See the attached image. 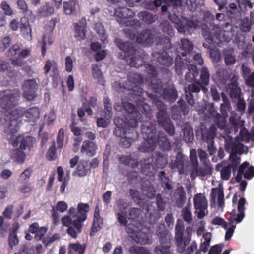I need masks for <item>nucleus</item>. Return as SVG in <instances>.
I'll use <instances>...</instances> for the list:
<instances>
[{
    "label": "nucleus",
    "mask_w": 254,
    "mask_h": 254,
    "mask_svg": "<svg viewBox=\"0 0 254 254\" xmlns=\"http://www.w3.org/2000/svg\"><path fill=\"white\" fill-rule=\"evenodd\" d=\"M181 49L183 51L181 52L182 57L185 56L187 53H189L192 49V46L190 41L184 39L181 40Z\"/></svg>",
    "instance_id": "09e8293b"
},
{
    "label": "nucleus",
    "mask_w": 254,
    "mask_h": 254,
    "mask_svg": "<svg viewBox=\"0 0 254 254\" xmlns=\"http://www.w3.org/2000/svg\"><path fill=\"white\" fill-rule=\"evenodd\" d=\"M124 108L126 111L129 113V118L132 122L129 123L130 127L135 128L137 126V123L140 120L141 115L137 111L134 105L128 102H124L123 103Z\"/></svg>",
    "instance_id": "dca6fc26"
},
{
    "label": "nucleus",
    "mask_w": 254,
    "mask_h": 254,
    "mask_svg": "<svg viewBox=\"0 0 254 254\" xmlns=\"http://www.w3.org/2000/svg\"><path fill=\"white\" fill-rule=\"evenodd\" d=\"M222 97L223 98V103L221 104V109L222 112V114L225 115L226 114L228 111H230V105L227 97L225 96L223 93H222Z\"/></svg>",
    "instance_id": "69168bd1"
},
{
    "label": "nucleus",
    "mask_w": 254,
    "mask_h": 254,
    "mask_svg": "<svg viewBox=\"0 0 254 254\" xmlns=\"http://www.w3.org/2000/svg\"><path fill=\"white\" fill-rule=\"evenodd\" d=\"M54 12V10L52 7L46 5L38 10V14L40 16H48L52 14Z\"/></svg>",
    "instance_id": "13d9d810"
},
{
    "label": "nucleus",
    "mask_w": 254,
    "mask_h": 254,
    "mask_svg": "<svg viewBox=\"0 0 254 254\" xmlns=\"http://www.w3.org/2000/svg\"><path fill=\"white\" fill-rule=\"evenodd\" d=\"M124 32L127 37L133 40H136L139 43L148 45L154 42V31L152 32L151 30H146L140 33L138 36L135 35L132 29H125Z\"/></svg>",
    "instance_id": "9d476101"
},
{
    "label": "nucleus",
    "mask_w": 254,
    "mask_h": 254,
    "mask_svg": "<svg viewBox=\"0 0 254 254\" xmlns=\"http://www.w3.org/2000/svg\"><path fill=\"white\" fill-rule=\"evenodd\" d=\"M246 202L244 198H241L238 202L237 209L238 213H236V210H234L231 212V217L229 221V224L230 226L227 229L225 239L226 241L229 240L232 237L236 228L235 225H233L234 221L237 223H240L245 216V207L244 205Z\"/></svg>",
    "instance_id": "423d86ee"
},
{
    "label": "nucleus",
    "mask_w": 254,
    "mask_h": 254,
    "mask_svg": "<svg viewBox=\"0 0 254 254\" xmlns=\"http://www.w3.org/2000/svg\"><path fill=\"white\" fill-rule=\"evenodd\" d=\"M117 206L119 209V211L117 212L118 221L121 225L125 226L127 222L126 219L127 210V204L123 200H120L117 202Z\"/></svg>",
    "instance_id": "b1692460"
},
{
    "label": "nucleus",
    "mask_w": 254,
    "mask_h": 254,
    "mask_svg": "<svg viewBox=\"0 0 254 254\" xmlns=\"http://www.w3.org/2000/svg\"><path fill=\"white\" fill-rule=\"evenodd\" d=\"M92 74L96 83L102 86L105 85V81L103 77V74L101 68L97 64H94L92 66Z\"/></svg>",
    "instance_id": "c85d7f7f"
},
{
    "label": "nucleus",
    "mask_w": 254,
    "mask_h": 254,
    "mask_svg": "<svg viewBox=\"0 0 254 254\" xmlns=\"http://www.w3.org/2000/svg\"><path fill=\"white\" fill-rule=\"evenodd\" d=\"M215 135V128L213 127H211L210 131L207 133H202V137L204 141H206L208 143V149L211 154H214L215 150L212 147L214 141L213 139Z\"/></svg>",
    "instance_id": "a878e982"
},
{
    "label": "nucleus",
    "mask_w": 254,
    "mask_h": 254,
    "mask_svg": "<svg viewBox=\"0 0 254 254\" xmlns=\"http://www.w3.org/2000/svg\"><path fill=\"white\" fill-rule=\"evenodd\" d=\"M82 224L74 220L73 226L68 228L67 233L73 238H76L78 234L81 232Z\"/></svg>",
    "instance_id": "c9c22d12"
},
{
    "label": "nucleus",
    "mask_w": 254,
    "mask_h": 254,
    "mask_svg": "<svg viewBox=\"0 0 254 254\" xmlns=\"http://www.w3.org/2000/svg\"><path fill=\"white\" fill-rule=\"evenodd\" d=\"M104 104L106 111L105 113L104 118L101 117L97 119V125L98 127L103 128L106 127L109 124L111 119V110L112 107L110 103L109 99L106 98L104 100Z\"/></svg>",
    "instance_id": "a211bd4d"
},
{
    "label": "nucleus",
    "mask_w": 254,
    "mask_h": 254,
    "mask_svg": "<svg viewBox=\"0 0 254 254\" xmlns=\"http://www.w3.org/2000/svg\"><path fill=\"white\" fill-rule=\"evenodd\" d=\"M115 15L119 22L127 26H133L137 21L129 20L128 18L134 15V12L131 9L125 7H118L115 10Z\"/></svg>",
    "instance_id": "f8f14e48"
},
{
    "label": "nucleus",
    "mask_w": 254,
    "mask_h": 254,
    "mask_svg": "<svg viewBox=\"0 0 254 254\" xmlns=\"http://www.w3.org/2000/svg\"><path fill=\"white\" fill-rule=\"evenodd\" d=\"M143 137L145 139V142L140 147L139 150L142 152H149L153 150L156 145L157 142H161L166 145L169 144L166 137L160 134L157 138L155 135V129L151 123L148 122H145L141 127Z\"/></svg>",
    "instance_id": "7ed1b4c3"
},
{
    "label": "nucleus",
    "mask_w": 254,
    "mask_h": 254,
    "mask_svg": "<svg viewBox=\"0 0 254 254\" xmlns=\"http://www.w3.org/2000/svg\"><path fill=\"white\" fill-rule=\"evenodd\" d=\"M103 219L100 216V210L98 206H96L94 214V219L92 227V232L96 233L101 229L103 226Z\"/></svg>",
    "instance_id": "c756f323"
},
{
    "label": "nucleus",
    "mask_w": 254,
    "mask_h": 254,
    "mask_svg": "<svg viewBox=\"0 0 254 254\" xmlns=\"http://www.w3.org/2000/svg\"><path fill=\"white\" fill-rule=\"evenodd\" d=\"M189 72L186 74V80L188 82H191L194 80L196 77L198 75V71L194 65H192L190 68L189 69Z\"/></svg>",
    "instance_id": "3c124183"
},
{
    "label": "nucleus",
    "mask_w": 254,
    "mask_h": 254,
    "mask_svg": "<svg viewBox=\"0 0 254 254\" xmlns=\"http://www.w3.org/2000/svg\"><path fill=\"white\" fill-rule=\"evenodd\" d=\"M216 169L220 171L221 177L223 180H228L230 178L231 171L230 165L223 166V163H218L216 165Z\"/></svg>",
    "instance_id": "f704fd0d"
},
{
    "label": "nucleus",
    "mask_w": 254,
    "mask_h": 254,
    "mask_svg": "<svg viewBox=\"0 0 254 254\" xmlns=\"http://www.w3.org/2000/svg\"><path fill=\"white\" fill-rule=\"evenodd\" d=\"M212 197L215 200L217 199L218 207L223 210L224 205L223 189L222 185L219 184L218 188H215L212 190Z\"/></svg>",
    "instance_id": "393cba45"
},
{
    "label": "nucleus",
    "mask_w": 254,
    "mask_h": 254,
    "mask_svg": "<svg viewBox=\"0 0 254 254\" xmlns=\"http://www.w3.org/2000/svg\"><path fill=\"white\" fill-rule=\"evenodd\" d=\"M235 140L238 142H240V141L248 142L250 140H254V127H252L251 134L245 127L242 128L240 131L239 136L236 137Z\"/></svg>",
    "instance_id": "7c9ffc66"
},
{
    "label": "nucleus",
    "mask_w": 254,
    "mask_h": 254,
    "mask_svg": "<svg viewBox=\"0 0 254 254\" xmlns=\"http://www.w3.org/2000/svg\"><path fill=\"white\" fill-rule=\"evenodd\" d=\"M86 21L82 18L75 25V37L78 40L84 39L86 37Z\"/></svg>",
    "instance_id": "5701e85b"
},
{
    "label": "nucleus",
    "mask_w": 254,
    "mask_h": 254,
    "mask_svg": "<svg viewBox=\"0 0 254 254\" xmlns=\"http://www.w3.org/2000/svg\"><path fill=\"white\" fill-rule=\"evenodd\" d=\"M96 146L93 141L85 140L81 147V152L89 156H93L95 153Z\"/></svg>",
    "instance_id": "2f4dec72"
},
{
    "label": "nucleus",
    "mask_w": 254,
    "mask_h": 254,
    "mask_svg": "<svg viewBox=\"0 0 254 254\" xmlns=\"http://www.w3.org/2000/svg\"><path fill=\"white\" fill-rule=\"evenodd\" d=\"M68 209L67 204L64 201H58L55 206L52 208L53 211H59L61 213H64Z\"/></svg>",
    "instance_id": "4d7b16f0"
},
{
    "label": "nucleus",
    "mask_w": 254,
    "mask_h": 254,
    "mask_svg": "<svg viewBox=\"0 0 254 254\" xmlns=\"http://www.w3.org/2000/svg\"><path fill=\"white\" fill-rule=\"evenodd\" d=\"M126 231L137 243L149 244L152 242L150 232L142 225L135 226L133 224H129L126 228Z\"/></svg>",
    "instance_id": "39448f33"
},
{
    "label": "nucleus",
    "mask_w": 254,
    "mask_h": 254,
    "mask_svg": "<svg viewBox=\"0 0 254 254\" xmlns=\"http://www.w3.org/2000/svg\"><path fill=\"white\" fill-rule=\"evenodd\" d=\"M20 32L23 37L28 41L32 40V28L27 19L24 17L20 20Z\"/></svg>",
    "instance_id": "4be33fe9"
},
{
    "label": "nucleus",
    "mask_w": 254,
    "mask_h": 254,
    "mask_svg": "<svg viewBox=\"0 0 254 254\" xmlns=\"http://www.w3.org/2000/svg\"><path fill=\"white\" fill-rule=\"evenodd\" d=\"M40 112L37 108H32L25 111L24 108H18L10 113V118L13 117L10 123H6L5 129L7 138L14 147L19 146L21 149H25L27 146L31 145L34 138L30 136L24 137L22 135H16L18 128L19 122L22 117H25L29 122H35L39 117Z\"/></svg>",
    "instance_id": "f257e3e1"
},
{
    "label": "nucleus",
    "mask_w": 254,
    "mask_h": 254,
    "mask_svg": "<svg viewBox=\"0 0 254 254\" xmlns=\"http://www.w3.org/2000/svg\"><path fill=\"white\" fill-rule=\"evenodd\" d=\"M229 95L232 100H237L239 98L240 89L238 87L237 83L234 81L229 86Z\"/></svg>",
    "instance_id": "49530a36"
},
{
    "label": "nucleus",
    "mask_w": 254,
    "mask_h": 254,
    "mask_svg": "<svg viewBox=\"0 0 254 254\" xmlns=\"http://www.w3.org/2000/svg\"><path fill=\"white\" fill-rule=\"evenodd\" d=\"M157 119L159 124L170 135L174 134V126L170 119L167 117L165 109L159 110L157 114Z\"/></svg>",
    "instance_id": "2eb2a0df"
},
{
    "label": "nucleus",
    "mask_w": 254,
    "mask_h": 254,
    "mask_svg": "<svg viewBox=\"0 0 254 254\" xmlns=\"http://www.w3.org/2000/svg\"><path fill=\"white\" fill-rule=\"evenodd\" d=\"M175 6L182 5L186 3L190 11H194L196 8V4L195 3H191L190 0H168Z\"/></svg>",
    "instance_id": "a18cd8bd"
},
{
    "label": "nucleus",
    "mask_w": 254,
    "mask_h": 254,
    "mask_svg": "<svg viewBox=\"0 0 254 254\" xmlns=\"http://www.w3.org/2000/svg\"><path fill=\"white\" fill-rule=\"evenodd\" d=\"M114 123L116 126L114 132L117 136H122L125 134V131H127L125 127L128 126L131 127L129 123L132 122L130 119L128 121L127 123L125 122L123 119L118 117H116L114 120Z\"/></svg>",
    "instance_id": "412c9836"
},
{
    "label": "nucleus",
    "mask_w": 254,
    "mask_h": 254,
    "mask_svg": "<svg viewBox=\"0 0 254 254\" xmlns=\"http://www.w3.org/2000/svg\"><path fill=\"white\" fill-rule=\"evenodd\" d=\"M138 17L142 21L148 23H151L155 21V17L152 14L143 11L138 14Z\"/></svg>",
    "instance_id": "864d4df0"
},
{
    "label": "nucleus",
    "mask_w": 254,
    "mask_h": 254,
    "mask_svg": "<svg viewBox=\"0 0 254 254\" xmlns=\"http://www.w3.org/2000/svg\"><path fill=\"white\" fill-rule=\"evenodd\" d=\"M153 56L157 59V60L161 64H164L167 66H169L173 63L172 57L168 55L166 52H163L162 53H154Z\"/></svg>",
    "instance_id": "72a5a7b5"
},
{
    "label": "nucleus",
    "mask_w": 254,
    "mask_h": 254,
    "mask_svg": "<svg viewBox=\"0 0 254 254\" xmlns=\"http://www.w3.org/2000/svg\"><path fill=\"white\" fill-rule=\"evenodd\" d=\"M64 13L66 15H71L74 13L78 8L77 0H69L63 3Z\"/></svg>",
    "instance_id": "473e14b6"
},
{
    "label": "nucleus",
    "mask_w": 254,
    "mask_h": 254,
    "mask_svg": "<svg viewBox=\"0 0 254 254\" xmlns=\"http://www.w3.org/2000/svg\"><path fill=\"white\" fill-rule=\"evenodd\" d=\"M147 2L144 4V6L145 8L148 9H154V7H155L156 8L159 7L160 6H161V9L162 11L165 12L167 10V7L166 5H162V2L161 0H155L153 3H148V4L146 3Z\"/></svg>",
    "instance_id": "de8ad7c7"
},
{
    "label": "nucleus",
    "mask_w": 254,
    "mask_h": 254,
    "mask_svg": "<svg viewBox=\"0 0 254 254\" xmlns=\"http://www.w3.org/2000/svg\"><path fill=\"white\" fill-rule=\"evenodd\" d=\"M249 165L248 162H245L240 166L236 176L237 181H240L242 174H244V177L248 179H251L254 176V167H249Z\"/></svg>",
    "instance_id": "aec40b11"
},
{
    "label": "nucleus",
    "mask_w": 254,
    "mask_h": 254,
    "mask_svg": "<svg viewBox=\"0 0 254 254\" xmlns=\"http://www.w3.org/2000/svg\"><path fill=\"white\" fill-rule=\"evenodd\" d=\"M211 239V234L209 232L205 233L203 235V238L201 240V244L200 246V250L206 253L209 247Z\"/></svg>",
    "instance_id": "4c0bfd02"
},
{
    "label": "nucleus",
    "mask_w": 254,
    "mask_h": 254,
    "mask_svg": "<svg viewBox=\"0 0 254 254\" xmlns=\"http://www.w3.org/2000/svg\"><path fill=\"white\" fill-rule=\"evenodd\" d=\"M195 213L198 218H202L208 213V203L205 196L201 194H196L193 198Z\"/></svg>",
    "instance_id": "ddd939ff"
},
{
    "label": "nucleus",
    "mask_w": 254,
    "mask_h": 254,
    "mask_svg": "<svg viewBox=\"0 0 254 254\" xmlns=\"http://www.w3.org/2000/svg\"><path fill=\"white\" fill-rule=\"evenodd\" d=\"M211 172V169L209 166H207L204 168H198V166L197 168H194L193 170L192 171L191 176L192 178L195 177L196 176H204L208 174H210Z\"/></svg>",
    "instance_id": "c03bdc74"
},
{
    "label": "nucleus",
    "mask_w": 254,
    "mask_h": 254,
    "mask_svg": "<svg viewBox=\"0 0 254 254\" xmlns=\"http://www.w3.org/2000/svg\"><path fill=\"white\" fill-rule=\"evenodd\" d=\"M89 172L90 168L88 162L85 161H81L76 170L73 172V175L82 177L86 176Z\"/></svg>",
    "instance_id": "bb28decb"
},
{
    "label": "nucleus",
    "mask_w": 254,
    "mask_h": 254,
    "mask_svg": "<svg viewBox=\"0 0 254 254\" xmlns=\"http://www.w3.org/2000/svg\"><path fill=\"white\" fill-rule=\"evenodd\" d=\"M72 218H73L72 216L69 214L68 215H64L61 219V223L63 226L68 228L73 226L74 219L73 220Z\"/></svg>",
    "instance_id": "0e129e2a"
},
{
    "label": "nucleus",
    "mask_w": 254,
    "mask_h": 254,
    "mask_svg": "<svg viewBox=\"0 0 254 254\" xmlns=\"http://www.w3.org/2000/svg\"><path fill=\"white\" fill-rule=\"evenodd\" d=\"M242 71L246 83L251 87H254V72L250 74L251 70L245 64L242 65Z\"/></svg>",
    "instance_id": "cd10ccee"
},
{
    "label": "nucleus",
    "mask_w": 254,
    "mask_h": 254,
    "mask_svg": "<svg viewBox=\"0 0 254 254\" xmlns=\"http://www.w3.org/2000/svg\"><path fill=\"white\" fill-rule=\"evenodd\" d=\"M226 150L230 152V159L231 161V166L236 168L240 163V158L238 154H241L245 152V147L241 142H238L235 140L233 142H227L225 144Z\"/></svg>",
    "instance_id": "6e6552de"
},
{
    "label": "nucleus",
    "mask_w": 254,
    "mask_h": 254,
    "mask_svg": "<svg viewBox=\"0 0 254 254\" xmlns=\"http://www.w3.org/2000/svg\"><path fill=\"white\" fill-rule=\"evenodd\" d=\"M75 62V59L74 57L68 56L65 59V69L68 72L72 71L74 63Z\"/></svg>",
    "instance_id": "5fc2aeb1"
},
{
    "label": "nucleus",
    "mask_w": 254,
    "mask_h": 254,
    "mask_svg": "<svg viewBox=\"0 0 254 254\" xmlns=\"http://www.w3.org/2000/svg\"><path fill=\"white\" fill-rule=\"evenodd\" d=\"M134 133V131L132 132L131 134L129 132L126 131H125V134L123 135L119 136L121 138L120 142L125 147L127 148L131 146L135 137L134 135H133Z\"/></svg>",
    "instance_id": "e433bc0d"
},
{
    "label": "nucleus",
    "mask_w": 254,
    "mask_h": 254,
    "mask_svg": "<svg viewBox=\"0 0 254 254\" xmlns=\"http://www.w3.org/2000/svg\"><path fill=\"white\" fill-rule=\"evenodd\" d=\"M56 120V115L53 109L50 110L45 115V121L48 125H52Z\"/></svg>",
    "instance_id": "bf43d9fd"
},
{
    "label": "nucleus",
    "mask_w": 254,
    "mask_h": 254,
    "mask_svg": "<svg viewBox=\"0 0 254 254\" xmlns=\"http://www.w3.org/2000/svg\"><path fill=\"white\" fill-rule=\"evenodd\" d=\"M36 82L33 79L26 80L23 86V96L28 100H32L36 97Z\"/></svg>",
    "instance_id": "f3484780"
},
{
    "label": "nucleus",
    "mask_w": 254,
    "mask_h": 254,
    "mask_svg": "<svg viewBox=\"0 0 254 254\" xmlns=\"http://www.w3.org/2000/svg\"><path fill=\"white\" fill-rule=\"evenodd\" d=\"M184 138L186 142H191L193 139V130L190 126L184 129Z\"/></svg>",
    "instance_id": "6e6d98bb"
},
{
    "label": "nucleus",
    "mask_w": 254,
    "mask_h": 254,
    "mask_svg": "<svg viewBox=\"0 0 254 254\" xmlns=\"http://www.w3.org/2000/svg\"><path fill=\"white\" fill-rule=\"evenodd\" d=\"M183 230L182 222L178 221L175 228V240L178 251L180 253H182L185 251L186 246L190 242L189 240L186 239L183 241Z\"/></svg>",
    "instance_id": "4468645a"
},
{
    "label": "nucleus",
    "mask_w": 254,
    "mask_h": 254,
    "mask_svg": "<svg viewBox=\"0 0 254 254\" xmlns=\"http://www.w3.org/2000/svg\"><path fill=\"white\" fill-rule=\"evenodd\" d=\"M129 81L134 84V86L130 90L132 92L131 93L135 101L137 102V106L140 110L146 115L148 117H150L151 114V110L149 105L145 104L143 101L144 98L142 95L143 93V90L139 87L137 84H140L143 82L142 77L138 73L130 74L128 75Z\"/></svg>",
    "instance_id": "20e7f679"
},
{
    "label": "nucleus",
    "mask_w": 254,
    "mask_h": 254,
    "mask_svg": "<svg viewBox=\"0 0 254 254\" xmlns=\"http://www.w3.org/2000/svg\"><path fill=\"white\" fill-rule=\"evenodd\" d=\"M115 42L116 45L122 50L124 51L127 56H129L128 54L132 51V47L130 45V43L128 42H123L120 39H116Z\"/></svg>",
    "instance_id": "58836bf2"
},
{
    "label": "nucleus",
    "mask_w": 254,
    "mask_h": 254,
    "mask_svg": "<svg viewBox=\"0 0 254 254\" xmlns=\"http://www.w3.org/2000/svg\"><path fill=\"white\" fill-rule=\"evenodd\" d=\"M170 19L175 24L178 32L183 34L196 28L200 24V22L196 19H194V17L188 20L183 17L179 18L176 14H174L170 17Z\"/></svg>",
    "instance_id": "0eeeda50"
},
{
    "label": "nucleus",
    "mask_w": 254,
    "mask_h": 254,
    "mask_svg": "<svg viewBox=\"0 0 254 254\" xmlns=\"http://www.w3.org/2000/svg\"><path fill=\"white\" fill-rule=\"evenodd\" d=\"M84 252L85 248L79 243H72L69 245V254H84Z\"/></svg>",
    "instance_id": "ea45409f"
},
{
    "label": "nucleus",
    "mask_w": 254,
    "mask_h": 254,
    "mask_svg": "<svg viewBox=\"0 0 254 254\" xmlns=\"http://www.w3.org/2000/svg\"><path fill=\"white\" fill-rule=\"evenodd\" d=\"M94 29L96 31L97 33L99 35L100 40L103 43L107 42V36L105 34L104 29L103 28L102 24L100 22L96 23L94 25Z\"/></svg>",
    "instance_id": "8fccbe9b"
},
{
    "label": "nucleus",
    "mask_w": 254,
    "mask_h": 254,
    "mask_svg": "<svg viewBox=\"0 0 254 254\" xmlns=\"http://www.w3.org/2000/svg\"><path fill=\"white\" fill-rule=\"evenodd\" d=\"M234 52V50L232 49L225 50L224 52L225 62L228 65L233 64L236 62Z\"/></svg>",
    "instance_id": "a19ab883"
},
{
    "label": "nucleus",
    "mask_w": 254,
    "mask_h": 254,
    "mask_svg": "<svg viewBox=\"0 0 254 254\" xmlns=\"http://www.w3.org/2000/svg\"><path fill=\"white\" fill-rule=\"evenodd\" d=\"M171 238L170 235L166 234L160 238V245L155 248V252L157 254H173L170 249Z\"/></svg>",
    "instance_id": "6ab92c4d"
},
{
    "label": "nucleus",
    "mask_w": 254,
    "mask_h": 254,
    "mask_svg": "<svg viewBox=\"0 0 254 254\" xmlns=\"http://www.w3.org/2000/svg\"><path fill=\"white\" fill-rule=\"evenodd\" d=\"M163 97L170 101H174L177 97V92L173 86L168 87L167 89H165L163 91Z\"/></svg>",
    "instance_id": "79ce46f5"
},
{
    "label": "nucleus",
    "mask_w": 254,
    "mask_h": 254,
    "mask_svg": "<svg viewBox=\"0 0 254 254\" xmlns=\"http://www.w3.org/2000/svg\"><path fill=\"white\" fill-rule=\"evenodd\" d=\"M53 43V39L50 35L45 34L43 35L42 44V55L45 56L46 54L47 48L46 45L48 43L49 45H51Z\"/></svg>",
    "instance_id": "603ef678"
},
{
    "label": "nucleus",
    "mask_w": 254,
    "mask_h": 254,
    "mask_svg": "<svg viewBox=\"0 0 254 254\" xmlns=\"http://www.w3.org/2000/svg\"><path fill=\"white\" fill-rule=\"evenodd\" d=\"M11 153L12 157L17 163L22 164L24 162L26 158V155L23 151H20L17 148L13 149L11 151Z\"/></svg>",
    "instance_id": "37998d69"
},
{
    "label": "nucleus",
    "mask_w": 254,
    "mask_h": 254,
    "mask_svg": "<svg viewBox=\"0 0 254 254\" xmlns=\"http://www.w3.org/2000/svg\"><path fill=\"white\" fill-rule=\"evenodd\" d=\"M131 254H149L148 250L142 247H131L129 249Z\"/></svg>",
    "instance_id": "774afa93"
},
{
    "label": "nucleus",
    "mask_w": 254,
    "mask_h": 254,
    "mask_svg": "<svg viewBox=\"0 0 254 254\" xmlns=\"http://www.w3.org/2000/svg\"><path fill=\"white\" fill-rule=\"evenodd\" d=\"M182 216L184 220L190 222L192 220L191 210L190 207H186L182 210Z\"/></svg>",
    "instance_id": "338daca9"
},
{
    "label": "nucleus",
    "mask_w": 254,
    "mask_h": 254,
    "mask_svg": "<svg viewBox=\"0 0 254 254\" xmlns=\"http://www.w3.org/2000/svg\"><path fill=\"white\" fill-rule=\"evenodd\" d=\"M17 4L19 9L22 11V12L25 13L27 15L30 16L32 15V11L28 9V6L23 0H18L17 1Z\"/></svg>",
    "instance_id": "680f3d73"
},
{
    "label": "nucleus",
    "mask_w": 254,
    "mask_h": 254,
    "mask_svg": "<svg viewBox=\"0 0 254 254\" xmlns=\"http://www.w3.org/2000/svg\"><path fill=\"white\" fill-rule=\"evenodd\" d=\"M20 97V92L16 90H5L0 93V105L5 110L0 119V124L6 127V123H10L13 117L10 118V113L17 104Z\"/></svg>",
    "instance_id": "f03ea898"
},
{
    "label": "nucleus",
    "mask_w": 254,
    "mask_h": 254,
    "mask_svg": "<svg viewBox=\"0 0 254 254\" xmlns=\"http://www.w3.org/2000/svg\"><path fill=\"white\" fill-rule=\"evenodd\" d=\"M228 34V32L223 33L220 27L218 26H215L211 32L205 30L203 32L204 38L208 43L214 42L216 43L229 41L230 38L227 36Z\"/></svg>",
    "instance_id": "1a4fd4ad"
},
{
    "label": "nucleus",
    "mask_w": 254,
    "mask_h": 254,
    "mask_svg": "<svg viewBox=\"0 0 254 254\" xmlns=\"http://www.w3.org/2000/svg\"><path fill=\"white\" fill-rule=\"evenodd\" d=\"M90 210V206L87 203H78L76 209L70 207L68 213L72 216L74 220L82 224L87 219V214Z\"/></svg>",
    "instance_id": "9b49d317"
},
{
    "label": "nucleus",
    "mask_w": 254,
    "mask_h": 254,
    "mask_svg": "<svg viewBox=\"0 0 254 254\" xmlns=\"http://www.w3.org/2000/svg\"><path fill=\"white\" fill-rule=\"evenodd\" d=\"M210 74L208 69L203 67L201 71L200 79L202 84L207 85L209 84Z\"/></svg>",
    "instance_id": "052dcab7"
},
{
    "label": "nucleus",
    "mask_w": 254,
    "mask_h": 254,
    "mask_svg": "<svg viewBox=\"0 0 254 254\" xmlns=\"http://www.w3.org/2000/svg\"><path fill=\"white\" fill-rule=\"evenodd\" d=\"M211 223L212 225L220 226L225 229L227 228V223L220 217H215L212 219Z\"/></svg>",
    "instance_id": "e2e57ef3"
}]
</instances>
